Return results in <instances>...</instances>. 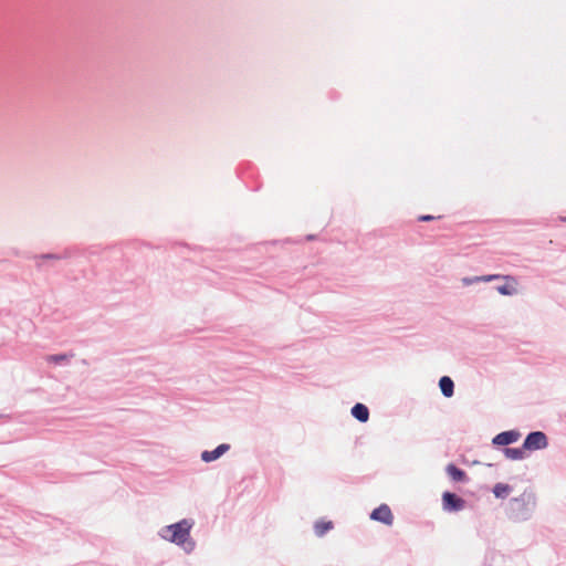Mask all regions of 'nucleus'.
Listing matches in <instances>:
<instances>
[{
    "mask_svg": "<svg viewBox=\"0 0 566 566\" xmlns=\"http://www.w3.org/2000/svg\"><path fill=\"white\" fill-rule=\"evenodd\" d=\"M190 528L191 524L182 520L179 523L165 527L163 530V537L178 545H185L186 543L192 545L188 542Z\"/></svg>",
    "mask_w": 566,
    "mask_h": 566,
    "instance_id": "nucleus-1",
    "label": "nucleus"
},
{
    "mask_svg": "<svg viewBox=\"0 0 566 566\" xmlns=\"http://www.w3.org/2000/svg\"><path fill=\"white\" fill-rule=\"evenodd\" d=\"M497 279H501V275L499 274H492V275H484V276H481V277H474V279H465L464 280V283L469 284V283H472V282H479V281H484V282H489V281H493V280H497ZM502 279L505 281L503 285H500L496 287L497 292L502 295H514L517 293V281L515 277L513 276H510V275H506V276H502Z\"/></svg>",
    "mask_w": 566,
    "mask_h": 566,
    "instance_id": "nucleus-2",
    "label": "nucleus"
},
{
    "mask_svg": "<svg viewBox=\"0 0 566 566\" xmlns=\"http://www.w3.org/2000/svg\"><path fill=\"white\" fill-rule=\"evenodd\" d=\"M547 447V438L542 431L531 432L523 443L525 450H541Z\"/></svg>",
    "mask_w": 566,
    "mask_h": 566,
    "instance_id": "nucleus-3",
    "label": "nucleus"
},
{
    "mask_svg": "<svg viewBox=\"0 0 566 566\" xmlns=\"http://www.w3.org/2000/svg\"><path fill=\"white\" fill-rule=\"evenodd\" d=\"M465 502L454 493L444 492L442 494V509L447 512H458L464 509Z\"/></svg>",
    "mask_w": 566,
    "mask_h": 566,
    "instance_id": "nucleus-4",
    "label": "nucleus"
},
{
    "mask_svg": "<svg viewBox=\"0 0 566 566\" xmlns=\"http://www.w3.org/2000/svg\"><path fill=\"white\" fill-rule=\"evenodd\" d=\"M370 518L386 525H391L394 522V515L387 504H381L375 509L370 514Z\"/></svg>",
    "mask_w": 566,
    "mask_h": 566,
    "instance_id": "nucleus-5",
    "label": "nucleus"
},
{
    "mask_svg": "<svg viewBox=\"0 0 566 566\" xmlns=\"http://www.w3.org/2000/svg\"><path fill=\"white\" fill-rule=\"evenodd\" d=\"M520 438V433L517 431H504L496 434L493 439V443L497 446H507L513 442H516Z\"/></svg>",
    "mask_w": 566,
    "mask_h": 566,
    "instance_id": "nucleus-6",
    "label": "nucleus"
},
{
    "mask_svg": "<svg viewBox=\"0 0 566 566\" xmlns=\"http://www.w3.org/2000/svg\"><path fill=\"white\" fill-rule=\"evenodd\" d=\"M230 446L229 444H226V443H222L220 446H218L214 450L212 451H203L201 453V459L205 461V462H211V461H214L217 460L218 458H220L223 453H226L228 450H229Z\"/></svg>",
    "mask_w": 566,
    "mask_h": 566,
    "instance_id": "nucleus-7",
    "label": "nucleus"
},
{
    "mask_svg": "<svg viewBox=\"0 0 566 566\" xmlns=\"http://www.w3.org/2000/svg\"><path fill=\"white\" fill-rule=\"evenodd\" d=\"M446 471L454 482H464L468 480L467 473L452 463L447 465Z\"/></svg>",
    "mask_w": 566,
    "mask_h": 566,
    "instance_id": "nucleus-8",
    "label": "nucleus"
},
{
    "mask_svg": "<svg viewBox=\"0 0 566 566\" xmlns=\"http://www.w3.org/2000/svg\"><path fill=\"white\" fill-rule=\"evenodd\" d=\"M352 415L360 422H366L369 418V410L365 405L356 403L352 408Z\"/></svg>",
    "mask_w": 566,
    "mask_h": 566,
    "instance_id": "nucleus-9",
    "label": "nucleus"
},
{
    "mask_svg": "<svg viewBox=\"0 0 566 566\" xmlns=\"http://www.w3.org/2000/svg\"><path fill=\"white\" fill-rule=\"evenodd\" d=\"M439 387L441 389V392L446 397H451L453 395L454 384L450 377H448V376L441 377L439 380Z\"/></svg>",
    "mask_w": 566,
    "mask_h": 566,
    "instance_id": "nucleus-10",
    "label": "nucleus"
},
{
    "mask_svg": "<svg viewBox=\"0 0 566 566\" xmlns=\"http://www.w3.org/2000/svg\"><path fill=\"white\" fill-rule=\"evenodd\" d=\"M524 450L523 448H506L504 449V454L511 460H522L525 455Z\"/></svg>",
    "mask_w": 566,
    "mask_h": 566,
    "instance_id": "nucleus-11",
    "label": "nucleus"
},
{
    "mask_svg": "<svg viewBox=\"0 0 566 566\" xmlns=\"http://www.w3.org/2000/svg\"><path fill=\"white\" fill-rule=\"evenodd\" d=\"M511 492V486L504 483H496L493 488V493L496 497L504 499Z\"/></svg>",
    "mask_w": 566,
    "mask_h": 566,
    "instance_id": "nucleus-12",
    "label": "nucleus"
},
{
    "mask_svg": "<svg viewBox=\"0 0 566 566\" xmlns=\"http://www.w3.org/2000/svg\"><path fill=\"white\" fill-rule=\"evenodd\" d=\"M332 527H333V523H332V522H324V521H321V522H317V523L315 524V533H316L318 536H322V535H324L327 531H329Z\"/></svg>",
    "mask_w": 566,
    "mask_h": 566,
    "instance_id": "nucleus-13",
    "label": "nucleus"
},
{
    "mask_svg": "<svg viewBox=\"0 0 566 566\" xmlns=\"http://www.w3.org/2000/svg\"><path fill=\"white\" fill-rule=\"evenodd\" d=\"M67 355H50L46 357L49 363L59 364L65 359H67Z\"/></svg>",
    "mask_w": 566,
    "mask_h": 566,
    "instance_id": "nucleus-14",
    "label": "nucleus"
},
{
    "mask_svg": "<svg viewBox=\"0 0 566 566\" xmlns=\"http://www.w3.org/2000/svg\"><path fill=\"white\" fill-rule=\"evenodd\" d=\"M433 219H436V218H434L433 216H430V214H422V216H420V217L418 218V220H419V221H422V222H424V221H431V220H433Z\"/></svg>",
    "mask_w": 566,
    "mask_h": 566,
    "instance_id": "nucleus-15",
    "label": "nucleus"
}]
</instances>
